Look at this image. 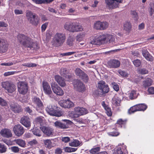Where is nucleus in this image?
Returning <instances> with one entry per match:
<instances>
[{
    "mask_svg": "<svg viewBox=\"0 0 154 154\" xmlns=\"http://www.w3.org/2000/svg\"><path fill=\"white\" fill-rule=\"evenodd\" d=\"M6 148L4 145H0V152L2 153L6 151Z\"/></svg>",
    "mask_w": 154,
    "mask_h": 154,
    "instance_id": "052dcab7",
    "label": "nucleus"
},
{
    "mask_svg": "<svg viewBox=\"0 0 154 154\" xmlns=\"http://www.w3.org/2000/svg\"><path fill=\"white\" fill-rule=\"evenodd\" d=\"M61 140L63 142L66 143L70 141V139L68 137H62Z\"/></svg>",
    "mask_w": 154,
    "mask_h": 154,
    "instance_id": "13d9d810",
    "label": "nucleus"
},
{
    "mask_svg": "<svg viewBox=\"0 0 154 154\" xmlns=\"http://www.w3.org/2000/svg\"><path fill=\"white\" fill-rule=\"evenodd\" d=\"M142 53L143 55L147 60L150 61L153 60L152 57L146 49H143L142 50Z\"/></svg>",
    "mask_w": 154,
    "mask_h": 154,
    "instance_id": "a878e982",
    "label": "nucleus"
},
{
    "mask_svg": "<svg viewBox=\"0 0 154 154\" xmlns=\"http://www.w3.org/2000/svg\"><path fill=\"white\" fill-rule=\"evenodd\" d=\"M34 15H36L35 14L32 13L30 11L27 10L26 12V16L28 20L30 19L32 17H33Z\"/></svg>",
    "mask_w": 154,
    "mask_h": 154,
    "instance_id": "58836bf2",
    "label": "nucleus"
},
{
    "mask_svg": "<svg viewBox=\"0 0 154 154\" xmlns=\"http://www.w3.org/2000/svg\"><path fill=\"white\" fill-rule=\"evenodd\" d=\"M108 134L109 136H117L119 134V133L116 131L110 132Z\"/></svg>",
    "mask_w": 154,
    "mask_h": 154,
    "instance_id": "3c124183",
    "label": "nucleus"
},
{
    "mask_svg": "<svg viewBox=\"0 0 154 154\" xmlns=\"http://www.w3.org/2000/svg\"><path fill=\"white\" fill-rule=\"evenodd\" d=\"M114 89L116 91H118L119 90V86L115 82H112L111 84Z\"/></svg>",
    "mask_w": 154,
    "mask_h": 154,
    "instance_id": "8fccbe9b",
    "label": "nucleus"
},
{
    "mask_svg": "<svg viewBox=\"0 0 154 154\" xmlns=\"http://www.w3.org/2000/svg\"><path fill=\"white\" fill-rule=\"evenodd\" d=\"M137 111H139L137 105L131 107L128 111V113L131 114Z\"/></svg>",
    "mask_w": 154,
    "mask_h": 154,
    "instance_id": "e433bc0d",
    "label": "nucleus"
},
{
    "mask_svg": "<svg viewBox=\"0 0 154 154\" xmlns=\"http://www.w3.org/2000/svg\"><path fill=\"white\" fill-rule=\"evenodd\" d=\"M40 128L43 132L47 136H51L53 135L54 129L50 127L41 126Z\"/></svg>",
    "mask_w": 154,
    "mask_h": 154,
    "instance_id": "a211bd4d",
    "label": "nucleus"
},
{
    "mask_svg": "<svg viewBox=\"0 0 154 154\" xmlns=\"http://www.w3.org/2000/svg\"><path fill=\"white\" fill-rule=\"evenodd\" d=\"M60 74L61 75L65 78H70V76L68 75V71L66 68H61L60 71Z\"/></svg>",
    "mask_w": 154,
    "mask_h": 154,
    "instance_id": "2f4dec72",
    "label": "nucleus"
},
{
    "mask_svg": "<svg viewBox=\"0 0 154 154\" xmlns=\"http://www.w3.org/2000/svg\"><path fill=\"white\" fill-rule=\"evenodd\" d=\"M139 111H144L147 107V106L144 104H140L137 105Z\"/></svg>",
    "mask_w": 154,
    "mask_h": 154,
    "instance_id": "ea45409f",
    "label": "nucleus"
},
{
    "mask_svg": "<svg viewBox=\"0 0 154 154\" xmlns=\"http://www.w3.org/2000/svg\"><path fill=\"white\" fill-rule=\"evenodd\" d=\"M64 28L66 30L72 32L81 31L83 29V27L79 23L70 21H68L65 23Z\"/></svg>",
    "mask_w": 154,
    "mask_h": 154,
    "instance_id": "f03ea898",
    "label": "nucleus"
},
{
    "mask_svg": "<svg viewBox=\"0 0 154 154\" xmlns=\"http://www.w3.org/2000/svg\"><path fill=\"white\" fill-rule=\"evenodd\" d=\"M122 145H118V146L115 148L113 154H125L122 150Z\"/></svg>",
    "mask_w": 154,
    "mask_h": 154,
    "instance_id": "cd10ccee",
    "label": "nucleus"
},
{
    "mask_svg": "<svg viewBox=\"0 0 154 154\" xmlns=\"http://www.w3.org/2000/svg\"><path fill=\"white\" fill-rule=\"evenodd\" d=\"M125 122L123 121L122 119H119L117 121V123L119 125H122L125 124Z\"/></svg>",
    "mask_w": 154,
    "mask_h": 154,
    "instance_id": "774afa93",
    "label": "nucleus"
},
{
    "mask_svg": "<svg viewBox=\"0 0 154 154\" xmlns=\"http://www.w3.org/2000/svg\"><path fill=\"white\" fill-rule=\"evenodd\" d=\"M42 87L45 93L51 97L52 91L49 84L46 82L43 81L42 82Z\"/></svg>",
    "mask_w": 154,
    "mask_h": 154,
    "instance_id": "6ab92c4d",
    "label": "nucleus"
},
{
    "mask_svg": "<svg viewBox=\"0 0 154 154\" xmlns=\"http://www.w3.org/2000/svg\"><path fill=\"white\" fill-rule=\"evenodd\" d=\"M1 135L3 137H9L12 136V134L10 130L8 129H2L0 132Z\"/></svg>",
    "mask_w": 154,
    "mask_h": 154,
    "instance_id": "b1692460",
    "label": "nucleus"
},
{
    "mask_svg": "<svg viewBox=\"0 0 154 154\" xmlns=\"http://www.w3.org/2000/svg\"><path fill=\"white\" fill-rule=\"evenodd\" d=\"M120 64V62L117 60H113L110 61L109 65L112 68H117L119 67Z\"/></svg>",
    "mask_w": 154,
    "mask_h": 154,
    "instance_id": "bb28decb",
    "label": "nucleus"
},
{
    "mask_svg": "<svg viewBox=\"0 0 154 154\" xmlns=\"http://www.w3.org/2000/svg\"><path fill=\"white\" fill-rule=\"evenodd\" d=\"M18 41L25 47L31 50H37L39 48L38 43L33 42L31 38L24 35L19 34L17 36Z\"/></svg>",
    "mask_w": 154,
    "mask_h": 154,
    "instance_id": "f257e3e1",
    "label": "nucleus"
},
{
    "mask_svg": "<svg viewBox=\"0 0 154 154\" xmlns=\"http://www.w3.org/2000/svg\"><path fill=\"white\" fill-rule=\"evenodd\" d=\"M140 72L142 74H146L148 73V71L145 69H142L139 70Z\"/></svg>",
    "mask_w": 154,
    "mask_h": 154,
    "instance_id": "69168bd1",
    "label": "nucleus"
},
{
    "mask_svg": "<svg viewBox=\"0 0 154 154\" xmlns=\"http://www.w3.org/2000/svg\"><path fill=\"white\" fill-rule=\"evenodd\" d=\"M88 111L85 109L79 107H75L74 108V112H72L69 114L70 116H73V117L77 118L79 116L86 114Z\"/></svg>",
    "mask_w": 154,
    "mask_h": 154,
    "instance_id": "0eeeda50",
    "label": "nucleus"
},
{
    "mask_svg": "<svg viewBox=\"0 0 154 154\" xmlns=\"http://www.w3.org/2000/svg\"><path fill=\"white\" fill-rule=\"evenodd\" d=\"M13 131L17 136H20L22 135L24 132L23 128L20 124L15 125L13 128Z\"/></svg>",
    "mask_w": 154,
    "mask_h": 154,
    "instance_id": "dca6fc26",
    "label": "nucleus"
},
{
    "mask_svg": "<svg viewBox=\"0 0 154 154\" xmlns=\"http://www.w3.org/2000/svg\"><path fill=\"white\" fill-rule=\"evenodd\" d=\"M121 2V0H106V3L110 9L117 8L118 6V3Z\"/></svg>",
    "mask_w": 154,
    "mask_h": 154,
    "instance_id": "2eb2a0df",
    "label": "nucleus"
},
{
    "mask_svg": "<svg viewBox=\"0 0 154 154\" xmlns=\"http://www.w3.org/2000/svg\"><path fill=\"white\" fill-rule=\"evenodd\" d=\"M133 63L135 66L138 67L140 65L141 62L139 60L136 59L133 61Z\"/></svg>",
    "mask_w": 154,
    "mask_h": 154,
    "instance_id": "5fc2aeb1",
    "label": "nucleus"
},
{
    "mask_svg": "<svg viewBox=\"0 0 154 154\" xmlns=\"http://www.w3.org/2000/svg\"><path fill=\"white\" fill-rule=\"evenodd\" d=\"M7 45L6 40L0 38V53L5 52L7 50Z\"/></svg>",
    "mask_w": 154,
    "mask_h": 154,
    "instance_id": "aec40b11",
    "label": "nucleus"
},
{
    "mask_svg": "<svg viewBox=\"0 0 154 154\" xmlns=\"http://www.w3.org/2000/svg\"><path fill=\"white\" fill-rule=\"evenodd\" d=\"M152 83V80L150 79H147L143 82V85L145 87L150 86Z\"/></svg>",
    "mask_w": 154,
    "mask_h": 154,
    "instance_id": "72a5a7b5",
    "label": "nucleus"
},
{
    "mask_svg": "<svg viewBox=\"0 0 154 154\" xmlns=\"http://www.w3.org/2000/svg\"><path fill=\"white\" fill-rule=\"evenodd\" d=\"M85 36V34L82 33H81L76 37V40L77 41L80 42L82 41Z\"/></svg>",
    "mask_w": 154,
    "mask_h": 154,
    "instance_id": "c03bdc74",
    "label": "nucleus"
},
{
    "mask_svg": "<svg viewBox=\"0 0 154 154\" xmlns=\"http://www.w3.org/2000/svg\"><path fill=\"white\" fill-rule=\"evenodd\" d=\"M10 149L11 151L14 153L18 152L19 151V148L18 147L16 146L11 147Z\"/></svg>",
    "mask_w": 154,
    "mask_h": 154,
    "instance_id": "6e6d98bb",
    "label": "nucleus"
},
{
    "mask_svg": "<svg viewBox=\"0 0 154 154\" xmlns=\"http://www.w3.org/2000/svg\"><path fill=\"white\" fill-rule=\"evenodd\" d=\"M10 107L15 113H18L21 111L20 106L16 103H12L10 105Z\"/></svg>",
    "mask_w": 154,
    "mask_h": 154,
    "instance_id": "393cba45",
    "label": "nucleus"
},
{
    "mask_svg": "<svg viewBox=\"0 0 154 154\" xmlns=\"http://www.w3.org/2000/svg\"><path fill=\"white\" fill-rule=\"evenodd\" d=\"M131 28V25L130 22H125L124 26V30L127 31H129Z\"/></svg>",
    "mask_w": 154,
    "mask_h": 154,
    "instance_id": "4c0bfd02",
    "label": "nucleus"
},
{
    "mask_svg": "<svg viewBox=\"0 0 154 154\" xmlns=\"http://www.w3.org/2000/svg\"><path fill=\"white\" fill-rule=\"evenodd\" d=\"M74 40V39L73 38L71 37H69L67 40V44L69 45L70 46H72V42Z\"/></svg>",
    "mask_w": 154,
    "mask_h": 154,
    "instance_id": "4d7b16f0",
    "label": "nucleus"
},
{
    "mask_svg": "<svg viewBox=\"0 0 154 154\" xmlns=\"http://www.w3.org/2000/svg\"><path fill=\"white\" fill-rule=\"evenodd\" d=\"M20 122L25 127L28 128L31 126L30 119L27 116H23L21 118Z\"/></svg>",
    "mask_w": 154,
    "mask_h": 154,
    "instance_id": "412c9836",
    "label": "nucleus"
},
{
    "mask_svg": "<svg viewBox=\"0 0 154 154\" xmlns=\"http://www.w3.org/2000/svg\"><path fill=\"white\" fill-rule=\"evenodd\" d=\"M120 101L121 100L119 98L115 96L113 98L112 103L116 106H119Z\"/></svg>",
    "mask_w": 154,
    "mask_h": 154,
    "instance_id": "f704fd0d",
    "label": "nucleus"
},
{
    "mask_svg": "<svg viewBox=\"0 0 154 154\" xmlns=\"http://www.w3.org/2000/svg\"><path fill=\"white\" fill-rule=\"evenodd\" d=\"M62 152L61 149L58 148L55 150V154H61Z\"/></svg>",
    "mask_w": 154,
    "mask_h": 154,
    "instance_id": "338daca9",
    "label": "nucleus"
},
{
    "mask_svg": "<svg viewBox=\"0 0 154 154\" xmlns=\"http://www.w3.org/2000/svg\"><path fill=\"white\" fill-rule=\"evenodd\" d=\"M18 89L20 94H25L27 93L28 91L27 85L24 82H19L18 85Z\"/></svg>",
    "mask_w": 154,
    "mask_h": 154,
    "instance_id": "ddd939ff",
    "label": "nucleus"
},
{
    "mask_svg": "<svg viewBox=\"0 0 154 154\" xmlns=\"http://www.w3.org/2000/svg\"><path fill=\"white\" fill-rule=\"evenodd\" d=\"M75 74L77 76L83 80L85 82H87L88 77L87 75L79 68H76L75 70Z\"/></svg>",
    "mask_w": 154,
    "mask_h": 154,
    "instance_id": "4468645a",
    "label": "nucleus"
},
{
    "mask_svg": "<svg viewBox=\"0 0 154 154\" xmlns=\"http://www.w3.org/2000/svg\"><path fill=\"white\" fill-rule=\"evenodd\" d=\"M32 101L38 107H41L42 106L43 103L39 98L35 97L33 98Z\"/></svg>",
    "mask_w": 154,
    "mask_h": 154,
    "instance_id": "c756f323",
    "label": "nucleus"
},
{
    "mask_svg": "<svg viewBox=\"0 0 154 154\" xmlns=\"http://www.w3.org/2000/svg\"><path fill=\"white\" fill-rule=\"evenodd\" d=\"M53 141V140L47 139L44 140V142L45 144H50L52 143Z\"/></svg>",
    "mask_w": 154,
    "mask_h": 154,
    "instance_id": "0e129e2a",
    "label": "nucleus"
},
{
    "mask_svg": "<svg viewBox=\"0 0 154 154\" xmlns=\"http://www.w3.org/2000/svg\"><path fill=\"white\" fill-rule=\"evenodd\" d=\"M18 62L17 61H13V62H10L8 63H2L1 65L2 66H11L14 64H15L18 63Z\"/></svg>",
    "mask_w": 154,
    "mask_h": 154,
    "instance_id": "79ce46f5",
    "label": "nucleus"
},
{
    "mask_svg": "<svg viewBox=\"0 0 154 154\" xmlns=\"http://www.w3.org/2000/svg\"><path fill=\"white\" fill-rule=\"evenodd\" d=\"M14 13L16 15H18L23 14L24 12L21 10L16 9L14 10Z\"/></svg>",
    "mask_w": 154,
    "mask_h": 154,
    "instance_id": "603ef678",
    "label": "nucleus"
},
{
    "mask_svg": "<svg viewBox=\"0 0 154 154\" xmlns=\"http://www.w3.org/2000/svg\"><path fill=\"white\" fill-rule=\"evenodd\" d=\"M59 103L61 107L64 108H69L74 106V103L69 100H61Z\"/></svg>",
    "mask_w": 154,
    "mask_h": 154,
    "instance_id": "f3484780",
    "label": "nucleus"
},
{
    "mask_svg": "<svg viewBox=\"0 0 154 154\" xmlns=\"http://www.w3.org/2000/svg\"><path fill=\"white\" fill-rule=\"evenodd\" d=\"M109 25L106 22L97 21V29L103 30L106 29Z\"/></svg>",
    "mask_w": 154,
    "mask_h": 154,
    "instance_id": "4be33fe9",
    "label": "nucleus"
},
{
    "mask_svg": "<svg viewBox=\"0 0 154 154\" xmlns=\"http://www.w3.org/2000/svg\"><path fill=\"white\" fill-rule=\"evenodd\" d=\"M80 142L77 140H73L69 144H80Z\"/></svg>",
    "mask_w": 154,
    "mask_h": 154,
    "instance_id": "680f3d73",
    "label": "nucleus"
},
{
    "mask_svg": "<svg viewBox=\"0 0 154 154\" xmlns=\"http://www.w3.org/2000/svg\"><path fill=\"white\" fill-rule=\"evenodd\" d=\"M51 86L53 92L57 95L61 96L63 94V90L55 82H52L51 83Z\"/></svg>",
    "mask_w": 154,
    "mask_h": 154,
    "instance_id": "9b49d317",
    "label": "nucleus"
},
{
    "mask_svg": "<svg viewBox=\"0 0 154 154\" xmlns=\"http://www.w3.org/2000/svg\"><path fill=\"white\" fill-rule=\"evenodd\" d=\"M1 86L8 93H12L16 89V85L11 81H7L2 82Z\"/></svg>",
    "mask_w": 154,
    "mask_h": 154,
    "instance_id": "423d86ee",
    "label": "nucleus"
},
{
    "mask_svg": "<svg viewBox=\"0 0 154 154\" xmlns=\"http://www.w3.org/2000/svg\"><path fill=\"white\" fill-rule=\"evenodd\" d=\"M64 28L66 30L72 32L81 31L83 29V27L79 23L70 21H68L65 23Z\"/></svg>",
    "mask_w": 154,
    "mask_h": 154,
    "instance_id": "7ed1b4c3",
    "label": "nucleus"
},
{
    "mask_svg": "<svg viewBox=\"0 0 154 154\" xmlns=\"http://www.w3.org/2000/svg\"><path fill=\"white\" fill-rule=\"evenodd\" d=\"M0 105L2 106L8 105L7 102L4 99L0 97Z\"/></svg>",
    "mask_w": 154,
    "mask_h": 154,
    "instance_id": "a18cd8bd",
    "label": "nucleus"
},
{
    "mask_svg": "<svg viewBox=\"0 0 154 154\" xmlns=\"http://www.w3.org/2000/svg\"><path fill=\"white\" fill-rule=\"evenodd\" d=\"M128 95L130 99L132 100L136 98L138 95V93L136 91L132 90L130 91Z\"/></svg>",
    "mask_w": 154,
    "mask_h": 154,
    "instance_id": "c85d7f7f",
    "label": "nucleus"
},
{
    "mask_svg": "<svg viewBox=\"0 0 154 154\" xmlns=\"http://www.w3.org/2000/svg\"><path fill=\"white\" fill-rule=\"evenodd\" d=\"M48 25V23H45L43 24L41 26L42 31V32H44L47 28V27Z\"/></svg>",
    "mask_w": 154,
    "mask_h": 154,
    "instance_id": "bf43d9fd",
    "label": "nucleus"
},
{
    "mask_svg": "<svg viewBox=\"0 0 154 154\" xmlns=\"http://www.w3.org/2000/svg\"><path fill=\"white\" fill-rule=\"evenodd\" d=\"M22 65L24 66H26L28 67H34L36 66V64L31 63H24Z\"/></svg>",
    "mask_w": 154,
    "mask_h": 154,
    "instance_id": "09e8293b",
    "label": "nucleus"
},
{
    "mask_svg": "<svg viewBox=\"0 0 154 154\" xmlns=\"http://www.w3.org/2000/svg\"><path fill=\"white\" fill-rule=\"evenodd\" d=\"M148 91L150 94H154V87H149L148 89Z\"/></svg>",
    "mask_w": 154,
    "mask_h": 154,
    "instance_id": "e2e57ef3",
    "label": "nucleus"
},
{
    "mask_svg": "<svg viewBox=\"0 0 154 154\" xmlns=\"http://www.w3.org/2000/svg\"><path fill=\"white\" fill-rule=\"evenodd\" d=\"M118 72L119 74L122 77L127 78L128 77L129 74L125 71L119 70Z\"/></svg>",
    "mask_w": 154,
    "mask_h": 154,
    "instance_id": "a19ab883",
    "label": "nucleus"
},
{
    "mask_svg": "<svg viewBox=\"0 0 154 154\" xmlns=\"http://www.w3.org/2000/svg\"><path fill=\"white\" fill-rule=\"evenodd\" d=\"M73 85L74 89L78 91L82 92L85 90V85L80 80L75 81Z\"/></svg>",
    "mask_w": 154,
    "mask_h": 154,
    "instance_id": "f8f14e48",
    "label": "nucleus"
},
{
    "mask_svg": "<svg viewBox=\"0 0 154 154\" xmlns=\"http://www.w3.org/2000/svg\"><path fill=\"white\" fill-rule=\"evenodd\" d=\"M18 72L17 71H8L4 73V76H7L13 75Z\"/></svg>",
    "mask_w": 154,
    "mask_h": 154,
    "instance_id": "49530a36",
    "label": "nucleus"
},
{
    "mask_svg": "<svg viewBox=\"0 0 154 154\" xmlns=\"http://www.w3.org/2000/svg\"><path fill=\"white\" fill-rule=\"evenodd\" d=\"M44 120V118H43L41 117H38L35 119V122L40 124L41 125V124L43 123Z\"/></svg>",
    "mask_w": 154,
    "mask_h": 154,
    "instance_id": "de8ad7c7",
    "label": "nucleus"
},
{
    "mask_svg": "<svg viewBox=\"0 0 154 154\" xmlns=\"http://www.w3.org/2000/svg\"><path fill=\"white\" fill-rule=\"evenodd\" d=\"M65 35L62 33H57L53 39V44L55 46L60 45L65 41Z\"/></svg>",
    "mask_w": 154,
    "mask_h": 154,
    "instance_id": "6e6552de",
    "label": "nucleus"
},
{
    "mask_svg": "<svg viewBox=\"0 0 154 154\" xmlns=\"http://www.w3.org/2000/svg\"><path fill=\"white\" fill-rule=\"evenodd\" d=\"M29 23L34 26H37L38 23V20L36 18V15H34L30 19L28 20Z\"/></svg>",
    "mask_w": 154,
    "mask_h": 154,
    "instance_id": "7c9ffc66",
    "label": "nucleus"
},
{
    "mask_svg": "<svg viewBox=\"0 0 154 154\" xmlns=\"http://www.w3.org/2000/svg\"><path fill=\"white\" fill-rule=\"evenodd\" d=\"M106 110V113L109 116H110L112 115V112L111 111L110 108L109 107L106 108L105 109Z\"/></svg>",
    "mask_w": 154,
    "mask_h": 154,
    "instance_id": "864d4df0",
    "label": "nucleus"
},
{
    "mask_svg": "<svg viewBox=\"0 0 154 154\" xmlns=\"http://www.w3.org/2000/svg\"><path fill=\"white\" fill-rule=\"evenodd\" d=\"M32 131L33 134L36 136L40 137L42 135V132L40 130L37 128L36 127H35L32 130Z\"/></svg>",
    "mask_w": 154,
    "mask_h": 154,
    "instance_id": "473e14b6",
    "label": "nucleus"
},
{
    "mask_svg": "<svg viewBox=\"0 0 154 154\" xmlns=\"http://www.w3.org/2000/svg\"><path fill=\"white\" fill-rule=\"evenodd\" d=\"M77 149V148L67 147L64 149L65 151L66 152H71L75 151Z\"/></svg>",
    "mask_w": 154,
    "mask_h": 154,
    "instance_id": "37998d69",
    "label": "nucleus"
},
{
    "mask_svg": "<svg viewBox=\"0 0 154 154\" xmlns=\"http://www.w3.org/2000/svg\"><path fill=\"white\" fill-rule=\"evenodd\" d=\"M12 143L14 144L15 143L17 144H25V141L21 139H17L14 140L12 141Z\"/></svg>",
    "mask_w": 154,
    "mask_h": 154,
    "instance_id": "c9c22d12",
    "label": "nucleus"
},
{
    "mask_svg": "<svg viewBox=\"0 0 154 154\" xmlns=\"http://www.w3.org/2000/svg\"><path fill=\"white\" fill-rule=\"evenodd\" d=\"M57 108L55 106H49L46 108V112L50 115L56 116L59 117L62 115L61 112L57 111Z\"/></svg>",
    "mask_w": 154,
    "mask_h": 154,
    "instance_id": "1a4fd4ad",
    "label": "nucleus"
},
{
    "mask_svg": "<svg viewBox=\"0 0 154 154\" xmlns=\"http://www.w3.org/2000/svg\"><path fill=\"white\" fill-rule=\"evenodd\" d=\"M62 121L64 122L65 123H63L57 121L54 123V126L57 128L66 129L69 127V125H71L72 123L71 121L69 120L63 119Z\"/></svg>",
    "mask_w": 154,
    "mask_h": 154,
    "instance_id": "9d476101",
    "label": "nucleus"
},
{
    "mask_svg": "<svg viewBox=\"0 0 154 154\" xmlns=\"http://www.w3.org/2000/svg\"><path fill=\"white\" fill-rule=\"evenodd\" d=\"M115 35L109 33L100 34L97 40V45L106 43L108 42L112 43L115 41Z\"/></svg>",
    "mask_w": 154,
    "mask_h": 154,
    "instance_id": "20e7f679",
    "label": "nucleus"
},
{
    "mask_svg": "<svg viewBox=\"0 0 154 154\" xmlns=\"http://www.w3.org/2000/svg\"><path fill=\"white\" fill-rule=\"evenodd\" d=\"M55 81L61 87H64L66 85L65 80L63 78L59 75H56L54 76Z\"/></svg>",
    "mask_w": 154,
    "mask_h": 154,
    "instance_id": "5701e85b",
    "label": "nucleus"
},
{
    "mask_svg": "<svg viewBox=\"0 0 154 154\" xmlns=\"http://www.w3.org/2000/svg\"><path fill=\"white\" fill-rule=\"evenodd\" d=\"M109 91V86L104 81H101L98 83L97 95L100 97L104 96Z\"/></svg>",
    "mask_w": 154,
    "mask_h": 154,
    "instance_id": "39448f33",
    "label": "nucleus"
}]
</instances>
